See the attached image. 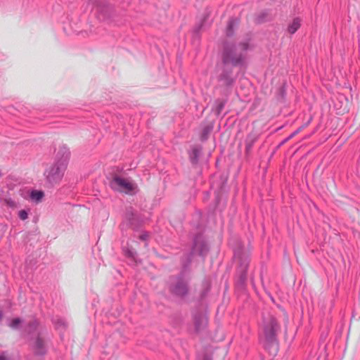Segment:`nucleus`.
Instances as JSON below:
<instances>
[{
  "instance_id": "nucleus-1",
  "label": "nucleus",
  "mask_w": 360,
  "mask_h": 360,
  "mask_svg": "<svg viewBox=\"0 0 360 360\" xmlns=\"http://www.w3.org/2000/svg\"><path fill=\"white\" fill-rule=\"evenodd\" d=\"M208 251L209 246L204 237L201 234H197L193 238L191 252L186 256V261H182L183 270L179 275L171 276L168 280L169 290L173 295L183 298L188 295L189 279L186 277V269L194 255L205 257Z\"/></svg>"
},
{
  "instance_id": "nucleus-2",
  "label": "nucleus",
  "mask_w": 360,
  "mask_h": 360,
  "mask_svg": "<svg viewBox=\"0 0 360 360\" xmlns=\"http://www.w3.org/2000/svg\"><path fill=\"white\" fill-rule=\"evenodd\" d=\"M70 152L65 146H61L57 152L56 161L47 167L44 173L46 181L51 185L58 184L63 179L67 169Z\"/></svg>"
},
{
  "instance_id": "nucleus-3",
  "label": "nucleus",
  "mask_w": 360,
  "mask_h": 360,
  "mask_svg": "<svg viewBox=\"0 0 360 360\" xmlns=\"http://www.w3.org/2000/svg\"><path fill=\"white\" fill-rule=\"evenodd\" d=\"M249 49L248 41L236 45L230 42H224L221 53V60L224 66L231 65L233 67L243 66L245 64V53Z\"/></svg>"
},
{
  "instance_id": "nucleus-4",
  "label": "nucleus",
  "mask_w": 360,
  "mask_h": 360,
  "mask_svg": "<svg viewBox=\"0 0 360 360\" xmlns=\"http://www.w3.org/2000/svg\"><path fill=\"white\" fill-rule=\"evenodd\" d=\"M233 249L234 258L239 262V266L237 269L238 279L237 285L241 288H244L247 281V271L249 266V257L243 253V246L240 241H237Z\"/></svg>"
},
{
  "instance_id": "nucleus-5",
  "label": "nucleus",
  "mask_w": 360,
  "mask_h": 360,
  "mask_svg": "<svg viewBox=\"0 0 360 360\" xmlns=\"http://www.w3.org/2000/svg\"><path fill=\"white\" fill-rule=\"evenodd\" d=\"M279 326L276 319L274 316H269L264 319V347L269 349L275 345L277 347V332Z\"/></svg>"
},
{
  "instance_id": "nucleus-6",
  "label": "nucleus",
  "mask_w": 360,
  "mask_h": 360,
  "mask_svg": "<svg viewBox=\"0 0 360 360\" xmlns=\"http://www.w3.org/2000/svg\"><path fill=\"white\" fill-rule=\"evenodd\" d=\"M110 186L115 191H122L127 194L136 193L137 191V185L136 184L129 182L118 176L112 178Z\"/></svg>"
},
{
  "instance_id": "nucleus-7",
  "label": "nucleus",
  "mask_w": 360,
  "mask_h": 360,
  "mask_svg": "<svg viewBox=\"0 0 360 360\" xmlns=\"http://www.w3.org/2000/svg\"><path fill=\"white\" fill-rule=\"evenodd\" d=\"M89 3L93 5L92 9L99 20H105L110 17V8L107 2L90 0Z\"/></svg>"
},
{
  "instance_id": "nucleus-8",
  "label": "nucleus",
  "mask_w": 360,
  "mask_h": 360,
  "mask_svg": "<svg viewBox=\"0 0 360 360\" xmlns=\"http://www.w3.org/2000/svg\"><path fill=\"white\" fill-rule=\"evenodd\" d=\"M193 321L195 331L197 333L204 332L208 324V318L206 314L200 311H195L193 313Z\"/></svg>"
},
{
  "instance_id": "nucleus-9",
  "label": "nucleus",
  "mask_w": 360,
  "mask_h": 360,
  "mask_svg": "<svg viewBox=\"0 0 360 360\" xmlns=\"http://www.w3.org/2000/svg\"><path fill=\"white\" fill-rule=\"evenodd\" d=\"M218 81L222 82L223 85L228 88L231 87L235 82V79L232 77V70L224 68L218 77Z\"/></svg>"
},
{
  "instance_id": "nucleus-10",
  "label": "nucleus",
  "mask_w": 360,
  "mask_h": 360,
  "mask_svg": "<svg viewBox=\"0 0 360 360\" xmlns=\"http://www.w3.org/2000/svg\"><path fill=\"white\" fill-rule=\"evenodd\" d=\"M34 354L37 356H44L46 353L43 340L40 337H37L33 345Z\"/></svg>"
},
{
  "instance_id": "nucleus-11",
  "label": "nucleus",
  "mask_w": 360,
  "mask_h": 360,
  "mask_svg": "<svg viewBox=\"0 0 360 360\" xmlns=\"http://www.w3.org/2000/svg\"><path fill=\"white\" fill-rule=\"evenodd\" d=\"M201 152L202 147L200 146H195L189 151V159L193 165L198 164Z\"/></svg>"
},
{
  "instance_id": "nucleus-12",
  "label": "nucleus",
  "mask_w": 360,
  "mask_h": 360,
  "mask_svg": "<svg viewBox=\"0 0 360 360\" xmlns=\"http://www.w3.org/2000/svg\"><path fill=\"white\" fill-rule=\"evenodd\" d=\"M238 24V20L236 18H231L229 20L226 29V34L228 37L233 36L234 33V28Z\"/></svg>"
},
{
  "instance_id": "nucleus-13",
  "label": "nucleus",
  "mask_w": 360,
  "mask_h": 360,
  "mask_svg": "<svg viewBox=\"0 0 360 360\" xmlns=\"http://www.w3.org/2000/svg\"><path fill=\"white\" fill-rule=\"evenodd\" d=\"M226 103V101L223 99H217L214 101V106L212 110L214 112L217 116H219L221 113Z\"/></svg>"
},
{
  "instance_id": "nucleus-14",
  "label": "nucleus",
  "mask_w": 360,
  "mask_h": 360,
  "mask_svg": "<svg viewBox=\"0 0 360 360\" xmlns=\"http://www.w3.org/2000/svg\"><path fill=\"white\" fill-rule=\"evenodd\" d=\"M44 196V193L42 191L32 190L30 193V198L32 202H39Z\"/></svg>"
},
{
  "instance_id": "nucleus-15",
  "label": "nucleus",
  "mask_w": 360,
  "mask_h": 360,
  "mask_svg": "<svg viewBox=\"0 0 360 360\" xmlns=\"http://www.w3.org/2000/svg\"><path fill=\"white\" fill-rule=\"evenodd\" d=\"M300 25L301 20L299 18H295L293 19L292 22L288 25V32L290 34H293L300 27Z\"/></svg>"
},
{
  "instance_id": "nucleus-16",
  "label": "nucleus",
  "mask_w": 360,
  "mask_h": 360,
  "mask_svg": "<svg viewBox=\"0 0 360 360\" xmlns=\"http://www.w3.org/2000/svg\"><path fill=\"white\" fill-rule=\"evenodd\" d=\"M270 20L269 12L267 10L262 11L255 18V22L261 24Z\"/></svg>"
},
{
  "instance_id": "nucleus-17",
  "label": "nucleus",
  "mask_w": 360,
  "mask_h": 360,
  "mask_svg": "<svg viewBox=\"0 0 360 360\" xmlns=\"http://www.w3.org/2000/svg\"><path fill=\"white\" fill-rule=\"evenodd\" d=\"M257 140V136L255 134H249L245 139V150L247 153L250 151L255 143Z\"/></svg>"
},
{
  "instance_id": "nucleus-18",
  "label": "nucleus",
  "mask_w": 360,
  "mask_h": 360,
  "mask_svg": "<svg viewBox=\"0 0 360 360\" xmlns=\"http://www.w3.org/2000/svg\"><path fill=\"white\" fill-rule=\"evenodd\" d=\"M214 127L213 124H210L205 127H203L202 134H201V140L205 141L207 139V137L210 132L212 131Z\"/></svg>"
},
{
  "instance_id": "nucleus-19",
  "label": "nucleus",
  "mask_w": 360,
  "mask_h": 360,
  "mask_svg": "<svg viewBox=\"0 0 360 360\" xmlns=\"http://www.w3.org/2000/svg\"><path fill=\"white\" fill-rule=\"evenodd\" d=\"M39 323L37 320L30 321L27 326V331L29 334L34 333L37 331Z\"/></svg>"
},
{
  "instance_id": "nucleus-20",
  "label": "nucleus",
  "mask_w": 360,
  "mask_h": 360,
  "mask_svg": "<svg viewBox=\"0 0 360 360\" xmlns=\"http://www.w3.org/2000/svg\"><path fill=\"white\" fill-rule=\"evenodd\" d=\"M52 321L57 328L66 327V323H65V320L62 318H58V317L53 318Z\"/></svg>"
},
{
  "instance_id": "nucleus-21",
  "label": "nucleus",
  "mask_w": 360,
  "mask_h": 360,
  "mask_svg": "<svg viewBox=\"0 0 360 360\" xmlns=\"http://www.w3.org/2000/svg\"><path fill=\"white\" fill-rule=\"evenodd\" d=\"M22 320L20 318H15L13 319H12L9 323H8V326L10 328H11L12 329H18L19 328L20 324L22 323Z\"/></svg>"
},
{
  "instance_id": "nucleus-22",
  "label": "nucleus",
  "mask_w": 360,
  "mask_h": 360,
  "mask_svg": "<svg viewBox=\"0 0 360 360\" xmlns=\"http://www.w3.org/2000/svg\"><path fill=\"white\" fill-rule=\"evenodd\" d=\"M3 201L4 203L9 207L14 208L16 207L15 201L11 199V198H6L3 200Z\"/></svg>"
},
{
  "instance_id": "nucleus-23",
  "label": "nucleus",
  "mask_w": 360,
  "mask_h": 360,
  "mask_svg": "<svg viewBox=\"0 0 360 360\" xmlns=\"http://www.w3.org/2000/svg\"><path fill=\"white\" fill-rule=\"evenodd\" d=\"M135 216V214L133 212V210L131 208L127 210L125 212V218H127L130 224H133V219L134 217Z\"/></svg>"
},
{
  "instance_id": "nucleus-24",
  "label": "nucleus",
  "mask_w": 360,
  "mask_h": 360,
  "mask_svg": "<svg viewBox=\"0 0 360 360\" xmlns=\"http://www.w3.org/2000/svg\"><path fill=\"white\" fill-rule=\"evenodd\" d=\"M301 131V129H297V130H295V131H293L289 136H288L287 138H285L284 140L282 141V142L281 143V145H283L284 143H285L286 142H288L289 140H290L291 139H292L295 136H296L297 134H298Z\"/></svg>"
},
{
  "instance_id": "nucleus-25",
  "label": "nucleus",
  "mask_w": 360,
  "mask_h": 360,
  "mask_svg": "<svg viewBox=\"0 0 360 360\" xmlns=\"http://www.w3.org/2000/svg\"><path fill=\"white\" fill-rule=\"evenodd\" d=\"M18 217L24 221L28 218V212L25 210H21L18 212Z\"/></svg>"
},
{
  "instance_id": "nucleus-26",
  "label": "nucleus",
  "mask_w": 360,
  "mask_h": 360,
  "mask_svg": "<svg viewBox=\"0 0 360 360\" xmlns=\"http://www.w3.org/2000/svg\"><path fill=\"white\" fill-rule=\"evenodd\" d=\"M312 120V117H311L309 120L304 123V124H302L300 127H299L298 129H301V131L303 130L305 127H307L311 122Z\"/></svg>"
},
{
  "instance_id": "nucleus-27",
  "label": "nucleus",
  "mask_w": 360,
  "mask_h": 360,
  "mask_svg": "<svg viewBox=\"0 0 360 360\" xmlns=\"http://www.w3.org/2000/svg\"><path fill=\"white\" fill-rule=\"evenodd\" d=\"M148 237V233H142L140 236H139V238L141 240H146L147 238Z\"/></svg>"
},
{
  "instance_id": "nucleus-28",
  "label": "nucleus",
  "mask_w": 360,
  "mask_h": 360,
  "mask_svg": "<svg viewBox=\"0 0 360 360\" xmlns=\"http://www.w3.org/2000/svg\"><path fill=\"white\" fill-rule=\"evenodd\" d=\"M136 252L132 250H128L127 255L130 257H134Z\"/></svg>"
},
{
  "instance_id": "nucleus-29",
  "label": "nucleus",
  "mask_w": 360,
  "mask_h": 360,
  "mask_svg": "<svg viewBox=\"0 0 360 360\" xmlns=\"http://www.w3.org/2000/svg\"><path fill=\"white\" fill-rule=\"evenodd\" d=\"M0 360H7L6 358L4 355L0 356Z\"/></svg>"
},
{
  "instance_id": "nucleus-30",
  "label": "nucleus",
  "mask_w": 360,
  "mask_h": 360,
  "mask_svg": "<svg viewBox=\"0 0 360 360\" xmlns=\"http://www.w3.org/2000/svg\"><path fill=\"white\" fill-rule=\"evenodd\" d=\"M2 318H3V313H2L1 310H0V321H1Z\"/></svg>"
},
{
  "instance_id": "nucleus-31",
  "label": "nucleus",
  "mask_w": 360,
  "mask_h": 360,
  "mask_svg": "<svg viewBox=\"0 0 360 360\" xmlns=\"http://www.w3.org/2000/svg\"><path fill=\"white\" fill-rule=\"evenodd\" d=\"M281 93H282V94H284V92H285L284 87L283 86V87L281 88Z\"/></svg>"
},
{
  "instance_id": "nucleus-32",
  "label": "nucleus",
  "mask_w": 360,
  "mask_h": 360,
  "mask_svg": "<svg viewBox=\"0 0 360 360\" xmlns=\"http://www.w3.org/2000/svg\"><path fill=\"white\" fill-rule=\"evenodd\" d=\"M204 360H210V359H205Z\"/></svg>"
}]
</instances>
